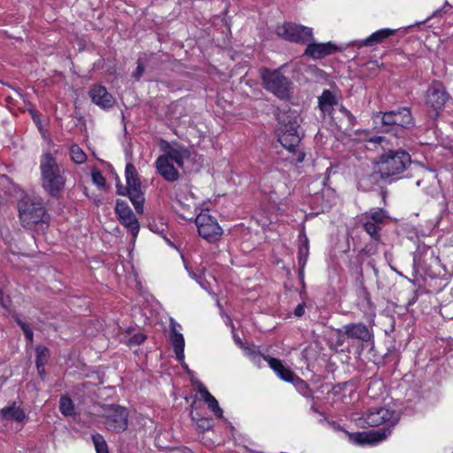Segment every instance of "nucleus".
<instances>
[{
  "instance_id": "4468645a",
  "label": "nucleus",
  "mask_w": 453,
  "mask_h": 453,
  "mask_svg": "<svg viewBox=\"0 0 453 453\" xmlns=\"http://www.w3.org/2000/svg\"><path fill=\"white\" fill-rule=\"evenodd\" d=\"M115 211L121 223L131 231L133 239L134 240L140 229V225L135 215L125 202L119 200L117 201Z\"/></svg>"
},
{
  "instance_id": "4be33fe9",
  "label": "nucleus",
  "mask_w": 453,
  "mask_h": 453,
  "mask_svg": "<svg viewBox=\"0 0 453 453\" xmlns=\"http://www.w3.org/2000/svg\"><path fill=\"white\" fill-rule=\"evenodd\" d=\"M395 126L402 128H410L414 125V119L408 108L394 111Z\"/></svg>"
},
{
  "instance_id": "2eb2a0df",
  "label": "nucleus",
  "mask_w": 453,
  "mask_h": 453,
  "mask_svg": "<svg viewBox=\"0 0 453 453\" xmlns=\"http://www.w3.org/2000/svg\"><path fill=\"white\" fill-rule=\"evenodd\" d=\"M335 50L336 47L332 42L317 43L309 42L304 55L313 59H319L332 54Z\"/></svg>"
},
{
  "instance_id": "c9c22d12",
  "label": "nucleus",
  "mask_w": 453,
  "mask_h": 453,
  "mask_svg": "<svg viewBox=\"0 0 453 453\" xmlns=\"http://www.w3.org/2000/svg\"><path fill=\"white\" fill-rule=\"evenodd\" d=\"M340 111L348 119L349 124L353 126L355 123V117L345 107L342 106Z\"/></svg>"
},
{
  "instance_id": "6e6552de",
  "label": "nucleus",
  "mask_w": 453,
  "mask_h": 453,
  "mask_svg": "<svg viewBox=\"0 0 453 453\" xmlns=\"http://www.w3.org/2000/svg\"><path fill=\"white\" fill-rule=\"evenodd\" d=\"M103 423L111 432L121 433L128 426V411L119 405H109L104 408Z\"/></svg>"
},
{
  "instance_id": "37998d69",
  "label": "nucleus",
  "mask_w": 453,
  "mask_h": 453,
  "mask_svg": "<svg viewBox=\"0 0 453 453\" xmlns=\"http://www.w3.org/2000/svg\"><path fill=\"white\" fill-rule=\"evenodd\" d=\"M372 141L375 142L382 143L383 142L386 141V139H385V137H382V136H376L373 139H372Z\"/></svg>"
},
{
  "instance_id": "ea45409f",
  "label": "nucleus",
  "mask_w": 453,
  "mask_h": 453,
  "mask_svg": "<svg viewBox=\"0 0 453 453\" xmlns=\"http://www.w3.org/2000/svg\"><path fill=\"white\" fill-rule=\"evenodd\" d=\"M234 342L240 347V348H244V343L242 342V339L235 334H234Z\"/></svg>"
},
{
  "instance_id": "dca6fc26",
  "label": "nucleus",
  "mask_w": 453,
  "mask_h": 453,
  "mask_svg": "<svg viewBox=\"0 0 453 453\" xmlns=\"http://www.w3.org/2000/svg\"><path fill=\"white\" fill-rule=\"evenodd\" d=\"M392 417L393 412L390 410L375 407L368 411L365 420L370 426H378L389 421Z\"/></svg>"
},
{
  "instance_id": "20e7f679",
  "label": "nucleus",
  "mask_w": 453,
  "mask_h": 453,
  "mask_svg": "<svg viewBox=\"0 0 453 453\" xmlns=\"http://www.w3.org/2000/svg\"><path fill=\"white\" fill-rule=\"evenodd\" d=\"M190 154L185 148L175 145L168 146L164 155H161L156 160V168L166 181H175L179 179V173L173 165L175 162L177 165L183 168L185 160L188 159Z\"/></svg>"
},
{
  "instance_id": "5701e85b",
  "label": "nucleus",
  "mask_w": 453,
  "mask_h": 453,
  "mask_svg": "<svg viewBox=\"0 0 453 453\" xmlns=\"http://www.w3.org/2000/svg\"><path fill=\"white\" fill-rule=\"evenodd\" d=\"M198 205L195 201V198H193L191 205H185L182 202H180V208L178 209V212L182 219L189 221L193 220L196 226L198 227V214L196 213Z\"/></svg>"
},
{
  "instance_id": "39448f33",
  "label": "nucleus",
  "mask_w": 453,
  "mask_h": 453,
  "mask_svg": "<svg viewBox=\"0 0 453 453\" xmlns=\"http://www.w3.org/2000/svg\"><path fill=\"white\" fill-rule=\"evenodd\" d=\"M126 187H118V194L121 196H128L136 212L142 213L144 196L141 189V181L138 177L137 171L133 164L128 163L126 165Z\"/></svg>"
},
{
  "instance_id": "4c0bfd02",
  "label": "nucleus",
  "mask_w": 453,
  "mask_h": 453,
  "mask_svg": "<svg viewBox=\"0 0 453 453\" xmlns=\"http://www.w3.org/2000/svg\"><path fill=\"white\" fill-rule=\"evenodd\" d=\"M143 72H144L143 65H142V63L141 62V60H140V59H138V61H137V68H136V71H135V72H134V76L137 80H139V79H140V77L142 75Z\"/></svg>"
},
{
  "instance_id": "7c9ffc66",
  "label": "nucleus",
  "mask_w": 453,
  "mask_h": 453,
  "mask_svg": "<svg viewBox=\"0 0 453 453\" xmlns=\"http://www.w3.org/2000/svg\"><path fill=\"white\" fill-rule=\"evenodd\" d=\"M59 409L63 415L72 416L74 412V407L71 398L62 396L59 403Z\"/></svg>"
},
{
  "instance_id": "f3484780",
  "label": "nucleus",
  "mask_w": 453,
  "mask_h": 453,
  "mask_svg": "<svg viewBox=\"0 0 453 453\" xmlns=\"http://www.w3.org/2000/svg\"><path fill=\"white\" fill-rule=\"evenodd\" d=\"M89 96L96 104L102 108H111L114 104V98L103 86H96L89 91Z\"/></svg>"
},
{
  "instance_id": "c756f323",
  "label": "nucleus",
  "mask_w": 453,
  "mask_h": 453,
  "mask_svg": "<svg viewBox=\"0 0 453 453\" xmlns=\"http://www.w3.org/2000/svg\"><path fill=\"white\" fill-rule=\"evenodd\" d=\"M308 253H309V247H308L307 240H305L304 243L302 246H300L299 252H298V263H299V266H300L299 275L300 276H303V268H304V265L306 264L307 257H308Z\"/></svg>"
},
{
  "instance_id": "473e14b6",
  "label": "nucleus",
  "mask_w": 453,
  "mask_h": 453,
  "mask_svg": "<svg viewBox=\"0 0 453 453\" xmlns=\"http://www.w3.org/2000/svg\"><path fill=\"white\" fill-rule=\"evenodd\" d=\"M92 441L95 444L96 453H109L108 446L103 436L96 434L92 435Z\"/></svg>"
},
{
  "instance_id": "aec40b11",
  "label": "nucleus",
  "mask_w": 453,
  "mask_h": 453,
  "mask_svg": "<svg viewBox=\"0 0 453 453\" xmlns=\"http://www.w3.org/2000/svg\"><path fill=\"white\" fill-rule=\"evenodd\" d=\"M268 362L269 366L277 373V375L283 380L291 382L294 380L295 374L288 368L285 367L280 359L274 357H264Z\"/></svg>"
},
{
  "instance_id": "e433bc0d",
  "label": "nucleus",
  "mask_w": 453,
  "mask_h": 453,
  "mask_svg": "<svg viewBox=\"0 0 453 453\" xmlns=\"http://www.w3.org/2000/svg\"><path fill=\"white\" fill-rule=\"evenodd\" d=\"M26 338L28 340V342L30 343L33 342V337H34V334H33V331L31 330V328L28 326V325H22V327H21Z\"/></svg>"
},
{
  "instance_id": "cd10ccee",
  "label": "nucleus",
  "mask_w": 453,
  "mask_h": 453,
  "mask_svg": "<svg viewBox=\"0 0 453 453\" xmlns=\"http://www.w3.org/2000/svg\"><path fill=\"white\" fill-rule=\"evenodd\" d=\"M36 353V368L40 375L44 373V365L47 364L50 357V350L43 345H38L35 348Z\"/></svg>"
},
{
  "instance_id": "09e8293b",
  "label": "nucleus",
  "mask_w": 453,
  "mask_h": 453,
  "mask_svg": "<svg viewBox=\"0 0 453 453\" xmlns=\"http://www.w3.org/2000/svg\"><path fill=\"white\" fill-rule=\"evenodd\" d=\"M185 369L188 371V373H191L190 370L185 365Z\"/></svg>"
},
{
  "instance_id": "9d476101",
  "label": "nucleus",
  "mask_w": 453,
  "mask_h": 453,
  "mask_svg": "<svg viewBox=\"0 0 453 453\" xmlns=\"http://www.w3.org/2000/svg\"><path fill=\"white\" fill-rule=\"evenodd\" d=\"M388 213L383 209L375 208L362 214L360 221L365 232L373 239L378 240L381 226L388 219Z\"/></svg>"
},
{
  "instance_id": "f8f14e48",
  "label": "nucleus",
  "mask_w": 453,
  "mask_h": 453,
  "mask_svg": "<svg viewBox=\"0 0 453 453\" xmlns=\"http://www.w3.org/2000/svg\"><path fill=\"white\" fill-rule=\"evenodd\" d=\"M200 211V237L209 242H215L219 240L223 231L216 219L209 214Z\"/></svg>"
},
{
  "instance_id": "72a5a7b5",
  "label": "nucleus",
  "mask_w": 453,
  "mask_h": 453,
  "mask_svg": "<svg viewBox=\"0 0 453 453\" xmlns=\"http://www.w3.org/2000/svg\"><path fill=\"white\" fill-rule=\"evenodd\" d=\"M381 123L385 127L395 126L394 111L383 113Z\"/></svg>"
},
{
  "instance_id": "f03ea898",
  "label": "nucleus",
  "mask_w": 453,
  "mask_h": 453,
  "mask_svg": "<svg viewBox=\"0 0 453 453\" xmlns=\"http://www.w3.org/2000/svg\"><path fill=\"white\" fill-rule=\"evenodd\" d=\"M18 209L24 227L43 231L48 226L50 218L42 199L27 196L19 202Z\"/></svg>"
},
{
  "instance_id": "8fccbe9b",
  "label": "nucleus",
  "mask_w": 453,
  "mask_h": 453,
  "mask_svg": "<svg viewBox=\"0 0 453 453\" xmlns=\"http://www.w3.org/2000/svg\"><path fill=\"white\" fill-rule=\"evenodd\" d=\"M420 182H421L420 180H418V181H417V183H416V184H417V186H419V185H420Z\"/></svg>"
},
{
  "instance_id": "a878e982",
  "label": "nucleus",
  "mask_w": 453,
  "mask_h": 453,
  "mask_svg": "<svg viewBox=\"0 0 453 453\" xmlns=\"http://www.w3.org/2000/svg\"><path fill=\"white\" fill-rule=\"evenodd\" d=\"M350 439L357 445L374 444L382 440L376 433H356L350 435Z\"/></svg>"
},
{
  "instance_id": "423d86ee",
  "label": "nucleus",
  "mask_w": 453,
  "mask_h": 453,
  "mask_svg": "<svg viewBox=\"0 0 453 453\" xmlns=\"http://www.w3.org/2000/svg\"><path fill=\"white\" fill-rule=\"evenodd\" d=\"M264 88L280 99H287L292 93V82L280 70H260Z\"/></svg>"
},
{
  "instance_id": "bb28decb",
  "label": "nucleus",
  "mask_w": 453,
  "mask_h": 453,
  "mask_svg": "<svg viewBox=\"0 0 453 453\" xmlns=\"http://www.w3.org/2000/svg\"><path fill=\"white\" fill-rule=\"evenodd\" d=\"M395 30L390 29V28H383L380 30H378L372 34L369 37H367L364 42V46H372L378 43H380L383 40L386 38L393 35L395 34Z\"/></svg>"
},
{
  "instance_id": "a211bd4d",
  "label": "nucleus",
  "mask_w": 453,
  "mask_h": 453,
  "mask_svg": "<svg viewBox=\"0 0 453 453\" xmlns=\"http://www.w3.org/2000/svg\"><path fill=\"white\" fill-rule=\"evenodd\" d=\"M177 324L171 319V333H170V341L173 347L174 353L179 361L183 360L184 358V338L183 335L177 331Z\"/></svg>"
},
{
  "instance_id": "49530a36",
  "label": "nucleus",
  "mask_w": 453,
  "mask_h": 453,
  "mask_svg": "<svg viewBox=\"0 0 453 453\" xmlns=\"http://www.w3.org/2000/svg\"><path fill=\"white\" fill-rule=\"evenodd\" d=\"M16 322L18 323V325L22 327V325H26V323H24L22 320H20L19 319H16Z\"/></svg>"
},
{
  "instance_id": "9b49d317",
  "label": "nucleus",
  "mask_w": 453,
  "mask_h": 453,
  "mask_svg": "<svg viewBox=\"0 0 453 453\" xmlns=\"http://www.w3.org/2000/svg\"><path fill=\"white\" fill-rule=\"evenodd\" d=\"M340 335H346L348 339L357 340L361 342L373 341V331L362 322L349 323L335 330Z\"/></svg>"
},
{
  "instance_id": "a19ab883",
  "label": "nucleus",
  "mask_w": 453,
  "mask_h": 453,
  "mask_svg": "<svg viewBox=\"0 0 453 453\" xmlns=\"http://www.w3.org/2000/svg\"><path fill=\"white\" fill-rule=\"evenodd\" d=\"M345 338H347L346 335H340L337 334L336 344L338 346H342L344 343Z\"/></svg>"
},
{
  "instance_id": "a18cd8bd",
  "label": "nucleus",
  "mask_w": 453,
  "mask_h": 453,
  "mask_svg": "<svg viewBox=\"0 0 453 453\" xmlns=\"http://www.w3.org/2000/svg\"><path fill=\"white\" fill-rule=\"evenodd\" d=\"M303 159H304V154H303V153H299V155H298V157H297L296 160H297L298 162H303Z\"/></svg>"
},
{
  "instance_id": "f704fd0d",
  "label": "nucleus",
  "mask_w": 453,
  "mask_h": 453,
  "mask_svg": "<svg viewBox=\"0 0 453 453\" xmlns=\"http://www.w3.org/2000/svg\"><path fill=\"white\" fill-rule=\"evenodd\" d=\"M92 180L98 187H104L105 185V179L99 171H94L92 173Z\"/></svg>"
},
{
  "instance_id": "7ed1b4c3",
  "label": "nucleus",
  "mask_w": 453,
  "mask_h": 453,
  "mask_svg": "<svg viewBox=\"0 0 453 453\" xmlns=\"http://www.w3.org/2000/svg\"><path fill=\"white\" fill-rule=\"evenodd\" d=\"M410 154L402 150H388L377 161L378 173L381 179L398 178L411 165Z\"/></svg>"
},
{
  "instance_id": "412c9836",
  "label": "nucleus",
  "mask_w": 453,
  "mask_h": 453,
  "mask_svg": "<svg viewBox=\"0 0 453 453\" xmlns=\"http://www.w3.org/2000/svg\"><path fill=\"white\" fill-rule=\"evenodd\" d=\"M319 108L321 112L330 115L334 110V106L337 104L334 95L328 89H325L321 96L318 98Z\"/></svg>"
},
{
  "instance_id": "6ab92c4d",
  "label": "nucleus",
  "mask_w": 453,
  "mask_h": 453,
  "mask_svg": "<svg viewBox=\"0 0 453 453\" xmlns=\"http://www.w3.org/2000/svg\"><path fill=\"white\" fill-rule=\"evenodd\" d=\"M200 398L207 404L208 409L218 418H223V410L220 408L218 400L200 383Z\"/></svg>"
},
{
  "instance_id": "79ce46f5",
  "label": "nucleus",
  "mask_w": 453,
  "mask_h": 453,
  "mask_svg": "<svg viewBox=\"0 0 453 453\" xmlns=\"http://www.w3.org/2000/svg\"><path fill=\"white\" fill-rule=\"evenodd\" d=\"M195 404H196V399L193 400L192 403H191V411H190V417L192 418L193 421H196V418L194 416V408H195Z\"/></svg>"
},
{
  "instance_id": "c85d7f7f",
  "label": "nucleus",
  "mask_w": 453,
  "mask_h": 453,
  "mask_svg": "<svg viewBox=\"0 0 453 453\" xmlns=\"http://www.w3.org/2000/svg\"><path fill=\"white\" fill-rule=\"evenodd\" d=\"M70 156L72 160L75 164H82L87 160V155L85 152L76 144H73L70 147Z\"/></svg>"
},
{
  "instance_id": "c03bdc74",
  "label": "nucleus",
  "mask_w": 453,
  "mask_h": 453,
  "mask_svg": "<svg viewBox=\"0 0 453 453\" xmlns=\"http://www.w3.org/2000/svg\"><path fill=\"white\" fill-rule=\"evenodd\" d=\"M0 304L7 309V304L5 303L4 300V297H3V294H2V291L0 290Z\"/></svg>"
},
{
  "instance_id": "58836bf2",
  "label": "nucleus",
  "mask_w": 453,
  "mask_h": 453,
  "mask_svg": "<svg viewBox=\"0 0 453 453\" xmlns=\"http://www.w3.org/2000/svg\"><path fill=\"white\" fill-rule=\"evenodd\" d=\"M303 313H304V304L300 303L295 308L294 314L296 317H301L303 315Z\"/></svg>"
},
{
  "instance_id": "2f4dec72",
  "label": "nucleus",
  "mask_w": 453,
  "mask_h": 453,
  "mask_svg": "<svg viewBox=\"0 0 453 453\" xmlns=\"http://www.w3.org/2000/svg\"><path fill=\"white\" fill-rule=\"evenodd\" d=\"M244 351V355L247 356L255 365L257 366H260L262 358L264 359L265 357H263L255 347H248L244 346L242 348Z\"/></svg>"
},
{
  "instance_id": "1a4fd4ad",
  "label": "nucleus",
  "mask_w": 453,
  "mask_h": 453,
  "mask_svg": "<svg viewBox=\"0 0 453 453\" xmlns=\"http://www.w3.org/2000/svg\"><path fill=\"white\" fill-rule=\"evenodd\" d=\"M276 34L289 42L308 43L312 39L311 28L295 23H285L276 27Z\"/></svg>"
},
{
  "instance_id": "b1692460",
  "label": "nucleus",
  "mask_w": 453,
  "mask_h": 453,
  "mask_svg": "<svg viewBox=\"0 0 453 453\" xmlns=\"http://www.w3.org/2000/svg\"><path fill=\"white\" fill-rule=\"evenodd\" d=\"M1 416L10 421H17L20 422L25 419L26 415L19 406H17L16 403H12L10 406H5L0 411Z\"/></svg>"
},
{
  "instance_id": "de8ad7c7",
  "label": "nucleus",
  "mask_w": 453,
  "mask_h": 453,
  "mask_svg": "<svg viewBox=\"0 0 453 453\" xmlns=\"http://www.w3.org/2000/svg\"><path fill=\"white\" fill-rule=\"evenodd\" d=\"M203 207H204V204H202V207H200V210L203 209L204 210L203 212L207 214V212L209 211V209L207 207L206 208H203Z\"/></svg>"
},
{
  "instance_id": "0eeeda50",
  "label": "nucleus",
  "mask_w": 453,
  "mask_h": 453,
  "mask_svg": "<svg viewBox=\"0 0 453 453\" xmlns=\"http://www.w3.org/2000/svg\"><path fill=\"white\" fill-rule=\"evenodd\" d=\"M279 142L289 151H296L301 137L297 132L299 127L295 112L284 113L280 117Z\"/></svg>"
},
{
  "instance_id": "f257e3e1",
  "label": "nucleus",
  "mask_w": 453,
  "mask_h": 453,
  "mask_svg": "<svg viewBox=\"0 0 453 453\" xmlns=\"http://www.w3.org/2000/svg\"><path fill=\"white\" fill-rule=\"evenodd\" d=\"M42 186L53 197H58L64 190L66 178L65 170L50 153L42 155L40 161Z\"/></svg>"
},
{
  "instance_id": "393cba45",
  "label": "nucleus",
  "mask_w": 453,
  "mask_h": 453,
  "mask_svg": "<svg viewBox=\"0 0 453 453\" xmlns=\"http://www.w3.org/2000/svg\"><path fill=\"white\" fill-rule=\"evenodd\" d=\"M131 328L119 334V342L130 348L141 345L147 338L143 333H135L130 336Z\"/></svg>"
},
{
  "instance_id": "ddd939ff",
  "label": "nucleus",
  "mask_w": 453,
  "mask_h": 453,
  "mask_svg": "<svg viewBox=\"0 0 453 453\" xmlns=\"http://www.w3.org/2000/svg\"><path fill=\"white\" fill-rule=\"evenodd\" d=\"M448 99L449 95L441 82L434 81L429 86L426 91V103L435 111L441 110Z\"/></svg>"
}]
</instances>
